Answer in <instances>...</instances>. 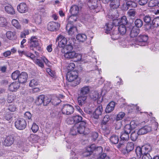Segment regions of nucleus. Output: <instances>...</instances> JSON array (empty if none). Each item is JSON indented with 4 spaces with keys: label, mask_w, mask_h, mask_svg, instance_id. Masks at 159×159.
<instances>
[{
    "label": "nucleus",
    "mask_w": 159,
    "mask_h": 159,
    "mask_svg": "<svg viewBox=\"0 0 159 159\" xmlns=\"http://www.w3.org/2000/svg\"><path fill=\"white\" fill-rule=\"evenodd\" d=\"M108 18L112 19L113 21L112 23L109 22L107 23L105 27V29L106 30V33L108 34L109 31L111 30L112 28L113 25L115 26H118V31H115L113 35L111 36L112 39H117L119 38V34H117L116 36V34L118 33L119 31V14L117 11H115L114 13L112 14H109Z\"/></svg>",
    "instance_id": "nucleus-1"
},
{
    "label": "nucleus",
    "mask_w": 159,
    "mask_h": 159,
    "mask_svg": "<svg viewBox=\"0 0 159 159\" xmlns=\"http://www.w3.org/2000/svg\"><path fill=\"white\" fill-rule=\"evenodd\" d=\"M85 121L83 120L80 124L75 125L71 129L70 134L74 135H76L77 133L80 134H83L85 132V127L86 125Z\"/></svg>",
    "instance_id": "nucleus-2"
},
{
    "label": "nucleus",
    "mask_w": 159,
    "mask_h": 159,
    "mask_svg": "<svg viewBox=\"0 0 159 159\" xmlns=\"http://www.w3.org/2000/svg\"><path fill=\"white\" fill-rule=\"evenodd\" d=\"M158 123L155 121L150 125H146L140 129L138 131L139 135H143L150 132L152 130H157L158 127Z\"/></svg>",
    "instance_id": "nucleus-3"
},
{
    "label": "nucleus",
    "mask_w": 159,
    "mask_h": 159,
    "mask_svg": "<svg viewBox=\"0 0 159 159\" xmlns=\"http://www.w3.org/2000/svg\"><path fill=\"white\" fill-rule=\"evenodd\" d=\"M64 54V56L66 58L68 59H73L75 58L76 61H81L82 56L80 54L77 53L74 51L66 52Z\"/></svg>",
    "instance_id": "nucleus-4"
},
{
    "label": "nucleus",
    "mask_w": 159,
    "mask_h": 159,
    "mask_svg": "<svg viewBox=\"0 0 159 159\" xmlns=\"http://www.w3.org/2000/svg\"><path fill=\"white\" fill-rule=\"evenodd\" d=\"M82 117L78 115L73 116L68 118L66 120L67 123L70 125L79 124L82 121Z\"/></svg>",
    "instance_id": "nucleus-5"
},
{
    "label": "nucleus",
    "mask_w": 159,
    "mask_h": 159,
    "mask_svg": "<svg viewBox=\"0 0 159 159\" xmlns=\"http://www.w3.org/2000/svg\"><path fill=\"white\" fill-rule=\"evenodd\" d=\"M27 125L26 121L23 118L17 119L15 123V126L16 128L20 130L25 129Z\"/></svg>",
    "instance_id": "nucleus-6"
},
{
    "label": "nucleus",
    "mask_w": 159,
    "mask_h": 159,
    "mask_svg": "<svg viewBox=\"0 0 159 159\" xmlns=\"http://www.w3.org/2000/svg\"><path fill=\"white\" fill-rule=\"evenodd\" d=\"M60 27V24L57 22L52 21L48 23L47 25L48 30L51 31H56Z\"/></svg>",
    "instance_id": "nucleus-7"
},
{
    "label": "nucleus",
    "mask_w": 159,
    "mask_h": 159,
    "mask_svg": "<svg viewBox=\"0 0 159 159\" xmlns=\"http://www.w3.org/2000/svg\"><path fill=\"white\" fill-rule=\"evenodd\" d=\"M62 111L64 114L70 115L73 113L74 108L73 107L70 105L65 104L63 106L62 108Z\"/></svg>",
    "instance_id": "nucleus-8"
},
{
    "label": "nucleus",
    "mask_w": 159,
    "mask_h": 159,
    "mask_svg": "<svg viewBox=\"0 0 159 159\" xmlns=\"http://www.w3.org/2000/svg\"><path fill=\"white\" fill-rule=\"evenodd\" d=\"M78 77V73L75 70L68 71L66 74V79L69 82L74 81Z\"/></svg>",
    "instance_id": "nucleus-9"
},
{
    "label": "nucleus",
    "mask_w": 159,
    "mask_h": 159,
    "mask_svg": "<svg viewBox=\"0 0 159 159\" xmlns=\"http://www.w3.org/2000/svg\"><path fill=\"white\" fill-rule=\"evenodd\" d=\"M30 48L31 50H34V48L39 46L41 43L40 40L35 36L32 37L30 39Z\"/></svg>",
    "instance_id": "nucleus-10"
},
{
    "label": "nucleus",
    "mask_w": 159,
    "mask_h": 159,
    "mask_svg": "<svg viewBox=\"0 0 159 159\" xmlns=\"http://www.w3.org/2000/svg\"><path fill=\"white\" fill-rule=\"evenodd\" d=\"M56 42L58 41V46L60 48H63L67 43L66 39L63 35H60L56 38Z\"/></svg>",
    "instance_id": "nucleus-11"
},
{
    "label": "nucleus",
    "mask_w": 159,
    "mask_h": 159,
    "mask_svg": "<svg viewBox=\"0 0 159 159\" xmlns=\"http://www.w3.org/2000/svg\"><path fill=\"white\" fill-rule=\"evenodd\" d=\"M28 8L25 3H20L17 6V10L20 13H25L28 11Z\"/></svg>",
    "instance_id": "nucleus-12"
},
{
    "label": "nucleus",
    "mask_w": 159,
    "mask_h": 159,
    "mask_svg": "<svg viewBox=\"0 0 159 159\" xmlns=\"http://www.w3.org/2000/svg\"><path fill=\"white\" fill-rule=\"evenodd\" d=\"M134 144L132 142H128L127 143L126 146H125V148H124V149H122L121 148V152L124 154H125L129 152L130 151L133 150L134 148Z\"/></svg>",
    "instance_id": "nucleus-13"
},
{
    "label": "nucleus",
    "mask_w": 159,
    "mask_h": 159,
    "mask_svg": "<svg viewBox=\"0 0 159 159\" xmlns=\"http://www.w3.org/2000/svg\"><path fill=\"white\" fill-rule=\"evenodd\" d=\"M14 141V139L13 136H8L7 137L4 142V145L6 146H10L12 144Z\"/></svg>",
    "instance_id": "nucleus-14"
},
{
    "label": "nucleus",
    "mask_w": 159,
    "mask_h": 159,
    "mask_svg": "<svg viewBox=\"0 0 159 159\" xmlns=\"http://www.w3.org/2000/svg\"><path fill=\"white\" fill-rule=\"evenodd\" d=\"M148 37L145 35H140L137 38V40L139 43V45H144L148 40Z\"/></svg>",
    "instance_id": "nucleus-15"
},
{
    "label": "nucleus",
    "mask_w": 159,
    "mask_h": 159,
    "mask_svg": "<svg viewBox=\"0 0 159 159\" xmlns=\"http://www.w3.org/2000/svg\"><path fill=\"white\" fill-rule=\"evenodd\" d=\"M28 75L27 73L25 72H22L20 74L19 77L18 81L20 83H25L27 79Z\"/></svg>",
    "instance_id": "nucleus-16"
},
{
    "label": "nucleus",
    "mask_w": 159,
    "mask_h": 159,
    "mask_svg": "<svg viewBox=\"0 0 159 159\" xmlns=\"http://www.w3.org/2000/svg\"><path fill=\"white\" fill-rule=\"evenodd\" d=\"M20 84L18 82H14L11 83L9 86V89L12 92L16 91L19 88Z\"/></svg>",
    "instance_id": "nucleus-17"
},
{
    "label": "nucleus",
    "mask_w": 159,
    "mask_h": 159,
    "mask_svg": "<svg viewBox=\"0 0 159 159\" xmlns=\"http://www.w3.org/2000/svg\"><path fill=\"white\" fill-rule=\"evenodd\" d=\"M102 111V106H99L95 109L93 114V117L95 119H98L100 115H101Z\"/></svg>",
    "instance_id": "nucleus-18"
},
{
    "label": "nucleus",
    "mask_w": 159,
    "mask_h": 159,
    "mask_svg": "<svg viewBox=\"0 0 159 159\" xmlns=\"http://www.w3.org/2000/svg\"><path fill=\"white\" fill-rule=\"evenodd\" d=\"M66 29L68 30V33L71 36L75 34L77 31L76 28L75 26H71L69 24H68L66 26Z\"/></svg>",
    "instance_id": "nucleus-19"
},
{
    "label": "nucleus",
    "mask_w": 159,
    "mask_h": 159,
    "mask_svg": "<svg viewBox=\"0 0 159 159\" xmlns=\"http://www.w3.org/2000/svg\"><path fill=\"white\" fill-rule=\"evenodd\" d=\"M87 96L79 94L78 101L80 105L82 106L87 102Z\"/></svg>",
    "instance_id": "nucleus-20"
},
{
    "label": "nucleus",
    "mask_w": 159,
    "mask_h": 159,
    "mask_svg": "<svg viewBox=\"0 0 159 159\" xmlns=\"http://www.w3.org/2000/svg\"><path fill=\"white\" fill-rule=\"evenodd\" d=\"M90 87L88 86H85L81 88L80 90V94L87 96L90 91Z\"/></svg>",
    "instance_id": "nucleus-21"
},
{
    "label": "nucleus",
    "mask_w": 159,
    "mask_h": 159,
    "mask_svg": "<svg viewBox=\"0 0 159 159\" xmlns=\"http://www.w3.org/2000/svg\"><path fill=\"white\" fill-rule=\"evenodd\" d=\"M80 9V8L78 6L74 5L71 6L70 11L71 15L77 16Z\"/></svg>",
    "instance_id": "nucleus-22"
},
{
    "label": "nucleus",
    "mask_w": 159,
    "mask_h": 159,
    "mask_svg": "<svg viewBox=\"0 0 159 159\" xmlns=\"http://www.w3.org/2000/svg\"><path fill=\"white\" fill-rule=\"evenodd\" d=\"M159 26V17L157 16L154 18L150 23V28L153 29L155 27H157Z\"/></svg>",
    "instance_id": "nucleus-23"
},
{
    "label": "nucleus",
    "mask_w": 159,
    "mask_h": 159,
    "mask_svg": "<svg viewBox=\"0 0 159 159\" xmlns=\"http://www.w3.org/2000/svg\"><path fill=\"white\" fill-rule=\"evenodd\" d=\"M7 38L9 39L14 40L16 38V32L15 31H8L6 33Z\"/></svg>",
    "instance_id": "nucleus-24"
},
{
    "label": "nucleus",
    "mask_w": 159,
    "mask_h": 159,
    "mask_svg": "<svg viewBox=\"0 0 159 159\" xmlns=\"http://www.w3.org/2000/svg\"><path fill=\"white\" fill-rule=\"evenodd\" d=\"M115 106V102L113 101L111 102L107 106L105 109V112L107 113L111 112L114 110Z\"/></svg>",
    "instance_id": "nucleus-25"
},
{
    "label": "nucleus",
    "mask_w": 159,
    "mask_h": 159,
    "mask_svg": "<svg viewBox=\"0 0 159 159\" xmlns=\"http://www.w3.org/2000/svg\"><path fill=\"white\" fill-rule=\"evenodd\" d=\"M139 29L134 26L130 32V35L131 37L134 38L137 36L139 33Z\"/></svg>",
    "instance_id": "nucleus-26"
},
{
    "label": "nucleus",
    "mask_w": 159,
    "mask_h": 159,
    "mask_svg": "<svg viewBox=\"0 0 159 159\" xmlns=\"http://www.w3.org/2000/svg\"><path fill=\"white\" fill-rule=\"evenodd\" d=\"M4 9L9 14L13 15L15 14L14 9L11 5H9L5 6Z\"/></svg>",
    "instance_id": "nucleus-27"
},
{
    "label": "nucleus",
    "mask_w": 159,
    "mask_h": 159,
    "mask_svg": "<svg viewBox=\"0 0 159 159\" xmlns=\"http://www.w3.org/2000/svg\"><path fill=\"white\" fill-rule=\"evenodd\" d=\"M76 38L79 42H83L86 40L87 36L85 34H79L77 35Z\"/></svg>",
    "instance_id": "nucleus-28"
},
{
    "label": "nucleus",
    "mask_w": 159,
    "mask_h": 159,
    "mask_svg": "<svg viewBox=\"0 0 159 159\" xmlns=\"http://www.w3.org/2000/svg\"><path fill=\"white\" fill-rule=\"evenodd\" d=\"M73 49V46L71 44L65 45V46L63 47V48L61 50V52L62 53H65L66 52L72 51Z\"/></svg>",
    "instance_id": "nucleus-29"
},
{
    "label": "nucleus",
    "mask_w": 159,
    "mask_h": 159,
    "mask_svg": "<svg viewBox=\"0 0 159 159\" xmlns=\"http://www.w3.org/2000/svg\"><path fill=\"white\" fill-rule=\"evenodd\" d=\"M78 19L77 16L72 15L70 16L68 18V24L69 25L73 24V23L77 20Z\"/></svg>",
    "instance_id": "nucleus-30"
},
{
    "label": "nucleus",
    "mask_w": 159,
    "mask_h": 159,
    "mask_svg": "<svg viewBox=\"0 0 159 159\" xmlns=\"http://www.w3.org/2000/svg\"><path fill=\"white\" fill-rule=\"evenodd\" d=\"M119 6V0H114L112 1L110 4V7L113 9H116Z\"/></svg>",
    "instance_id": "nucleus-31"
},
{
    "label": "nucleus",
    "mask_w": 159,
    "mask_h": 159,
    "mask_svg": "<svg viewBox=\"0 0 159 159\" xmlns=\"http://www.w3.org/2000/svg\"><path fill=\"white\" fill-rule=\"evenodd\" d=\"M11 24L17 29H21V25L18 20L13 19L12 20Z\"/></svg>",
    "instance_id": "nucleus-32"
},
{
    "label": "nucleus",
    "mask_w": 159,
    "mask_h": 159,
    "mask_svg": "<svg viewBox=\"0 0 159 159\" xmlns=\"http://www.w3.org/2000/svg\"><path fill=\"white\" fill-rule=\"evenodd\" d=\"M45 10L44 7L42 6L39 7V8L37 9L36 14H37L42 16L44 15L45 13Z\"/></svg>",
    "instance_id": "nucleus-33"
},
{
    "label": "nucleus",
    "mask_w": 159,
    "mask_h": 159,
    "mask_svg": "<svg viewBox=\"0 0 159 159\" xmlns=\"http://www.w3.org/2000/svg\"><path fill=\"white\" fill-rule=\"evenodd\" d=\"M41 16L37 14H35L34 16L35 22L37 24H40L41 23Z\"/></svg>",
    "instance_id": "nucleus-34"
},
{
    "label": "nucleus",
    "mask_w": 159,
    "mask_h": 159,
    "mask_svg": "<svg viewBox=\"0 0 159 159\" xmlns=\"http://www.w3.org/2000/svg\"><path fill=\"white\" fill-rule=\"evenodd\" d=\"M15 98V95L12 93H10L8 94L7 100L9 103H11L14 101Z\"/></svg>",
    "instance_id": "nucleus-35"
},
{
    "label": "nucleus",
    "mask_w": 159,
    "mask_h": 159,
    "mask_svg": "<svg viewBox=\"0 0 159 159\" xmlns=\"http://www.w3.org/2000/svg\"><path fill=\"white\" fill-rule=\"evenodd\" d=\"M38 81L37 80L33 79L30 81L29 86L30 87L33 88L37 86L38 85Z\"/></svg>",
    "instance_id": "nucleus-36"
},
{
    "label": "nucleus",
    "mask_w": 159,
    "mask_h": 159,
    "mask_svg": "<svg viewBox=\"0 0 159 159\" xmlns=\"http://www.w3.org/2000/svg\"><path fill=\"white\" fill-rule=\"evenodd\" d=\"M135 27L138 28L141 27L143 25V22L142 20L139 19H137L134 22Z\"/></svg>",
    "instance_id": "nucleus-37"
},
{
    "label": "nucleus",
    "mask_w": 159,
    "mask_h": 159,
    "mask_svg": "<svg viewBox=\"0 0 159 159\" xmlns=\"http://www.w3.org/2000/svg\"><path fill=\"white\" fill-rule=\"evenodd\" d=\"M19 75L20 71L18 70H16L12 73L11 77L13 80H18Z\"/></svg>",
    "instance_id": "nucleus-38"
},
{
    "label": "nucleus",
    "mask_w": 159,
    "mask_h": 159,
    "mask_svg": "<svg viewBox=\"0 0 159 159\" xmlns=\"http://www.w3.org/2000/svg\"><path fill=\"white\" fill-rule=\"evenodd\" d=\"M142 149L145 150V152H147V153H148L152 150V147L149 144H146L142 147Z\"/></svg>",
    "instance_id": "nucleus-39"
},
{
    "label": "nucleus",
    "mask_w": 159,
    "mask_h": 159,
    "mask_svg": "<svg viewBox=\"0 0 159 159\" xmlns=\"http://www.w3.org/2000/svg\"><path fill=\"white\" fill-rule=\"evenodd\" d=\"M7 21L6 19L3 17H0V26L3 27L7 25Z\"/></svg>",
    "instance_id": "nucleus-40"
},
{
    "label": "nucleus",
    "mask_w": 159,
    "mask_h": 159,
    "mask_svg": "<svg viewBox=\"0 0 159 159\" xmlns=\"http://www.w3.org/2000/svg\"><path fill=\"white\" fill-rule=\"evenodd\" d=\"M110 140L112 143L117 144L119 141L118 137L116 135L112 136L111 137Z\"/></svg>",
    "instance_id": "nucleus-41"
},
{
    "label": "nucleus",
    "mask_w": 159,
    "mask_h": 159,
    "mask_svg": "<svg viewBox=\"0 0 159 159\" xmlns=\"http://www.w3.org/2000/svg\"><path fill=\"white\" fill-rule=\"evenodd\" d=\"M128 140L120 139V148H125V145Z\"/></svg>",
    "instance_id": "nucleus-42"
},
{
    "label": "nucleus",
    "mask_w": 159,
    "mask_h": 159,
    "mask_svg": "<svg viewBox=\"0 0 159 159\" xmlns=\"http://www.w3.org/2000/svg\"><path fill=\"white\" fill-rule=\"evenodd\" d=\"M99 95L97 92H94L90 95V97L93 100H97L99 97Z\"/></svg>",
    "instance_id": "nucleus-43"
},
{
    "label": "nucleus",
    "mask_w": 159,
    "mask_h": 159,
    "mask_svg": "<svg viewBox=\"0 0 159 159\" xmlns=\"http://www.w3.org/2000/svg\"><path fill=\"white\" fill-rule=\"evenodd\" d=\"M129 134L125 132L121 133L120 139L128 140L129 139Z\"/></svg>",
    "instance_id": "nucleus-44"
},
{
    "label": "nucleus",
    "mask_w": 159,
    "mask_h": 159,
    "mask_svg": "<svg viewBox=\"0 0 159 159\" xmlns=\"http://www.w3.org/2000/svg\"><path fill=\"white\" fill-rule=\"evenodd\" d=\"M139 135L137 132L134 131L133 132L130 136V138L133 141H135L138 138V136Z\"/></svg>",
    "instance_id": "nucleus-45"
},
{
    "label": "nucleus",
    "mask_w": 159,
    "mask_h": 159,
    "mask_svg": "<svg viewBox=\"0 0 159 159\" xmlns=\"http://www.w3.org/2000/svg\"><path fill=\"white\" fill-rule=\"evenodd\" d=\"M125 25H120V34L122 35L125 34L126 32Z\"/></svg>",
    "instance_id": "nucleus-46"
},
{
    "label": "nucleus",
    "mask_w": 159,
    "mask_h": 159,
    "mask_svg": "<svg viewBox=\"0 0 159 159\" xmlns=\"http://www.w3.org/2000/svg\"><path fill=\"white\" fill-rule=\"evenodd\" d=\"M127 23V20L126 16H123L121 18L120 20V25H126Z\"/></svg>",
    "instance_id": "nucleus-47"
},
{
    "label": "nucleus",
    "mask_w": 159,
    "mask_h": 159,
    "mask_svg": "<svg viewBox=\"0 0 159 159\" xmlns=\"http://www.w3.org/2000/svg\"><path fill=\"white\" fill-rule=\"evenodd\" d=\"M132 129L131 125H129V124H127L124 128V132L129 134Z\"/></svg>",
    "instance_id": "nucleus-48"
},
{
    "label": "nucleus",
    "mask_w": 159,
    "mask_h": 159,
    "mask_svg": "<svg viewBox=\"0 0 159 159\" xmlns=\"http://www.w3.org/2000/svg\"><path fill=\"white\" fill-rule=\"evenodd\" d=\"M127 4L128 6L132 7H136L137 6V3L135 2L129 1L127 2Z\"/></svg>",
    "instance_id": "nucleus-49"
},
{
    "label": "nucleus",
    "mask_w": 159,
    "mask_h": 159,
    "mask_svg": "<svg viewBox=\"0 0 159 159\" xmlns=\"http://www.w3.org/2000/svg\"><path fill=\"white\" fill-rule=\"evenodd\" d=\"M136 12L134 9H130L127 12V15L129 17H134Z\"/></svg>",
    "instance_id": "nucleus-50"
},
{
    "label": "nucleus",
    "mask_w": 159,
    "mask_h": 159,
    "mask_svg": "<svg viewBox=\"0 0 159 159\" xmlns=\"http://www.w3.org/2000/svg\"><path fill=\"white\" fill-rule=\"evenodd\" d=\"M110 119V116L108 115H107L104 117L102 123L104 125H105L109 121Z\"/></svg>",
    "instance_id": "nucleus-51"
},
{
    "label": "nucleus",
    "mask_w": 159,
    "mask_h": 159,
    "mask_svg": "<svg viewBox=\"0 0 159 159\" xmlns=\"http://www.w3.org/2000/svg\"><path fill=\"white\" fill-rule=\"evenodd\" d=\"M39 127L35 123H33L32 124L31 129L34 133H36L38 130Z\"/></svg>",
    "instance_id": "nucleus-52"
},
{
    "label": "nucleus",
    "mask_w": 159,
    "mask_h": 159,
    "mask_svg": "<svg viewBox=\"0 0 159 159\" xmlns=\"http://www.w3.org/2000/svg\"><path fill=\"white\" fill-rule=\"evenodd\" d=\"M45 98V95H41L39 96L38 98V101L39 104H41L44 102V98Z\"/></svg>",
    "instance_id": "nucleus-53"
},
{
    "label": "nucleus",
    "mask_w": 159,
    "mask_h": 159,
    "mask_svg": "<svg viewBox=\"0 0 159 159\" xmlns=\"http://www.w3.org/2000/svg\"><path fill=\"white\" fill-rule=\"evenodd\" d=\"M75 67V64L74 63L72 62L68 64V66H67V69L68 71L73 70L74 69Z\"/></svg>",
    "instance_id": "nucleus-54"
},
{
    "label": "nucleus",
    "mask_w": 159,
    "mask_h": 159,
    "mask_svg": "<svg viewBox=\"0 0 159 159\" xmlns=\"http://www.w3.org/2000/svg\"><path fill=\"white\" fill-rule=\"evenodd\" d=\"M29 34V31L28 30H25L22 32L20 34V37L21 38H25L26 35Z\"/></svg>",
    "instance_id": "nucleus-55"
},
{
    "label": "nucleus",
    "mask_w": 159,
    "mask_h": 159,
    "mask_svg": "<svg viewBox=\"0 0 159 159\" xmlns=\"http://www.w3.org/2000/svg\"><path fill=\"white\" fill-rule=\"evenodd\" d=\"M35 63L41 67L43 68L44 66V64L41 60L39 59H36L35 61Z\"/></svg>",
    "instance_id": "nucleus-56"
},
{
    "label": "nucleus",
    "mask_w": 159,
    "mask_h": 159,
    "mask_svg": "<svg viewBox=\"0 0 159 159\" xmlns=\"http://www.w3.org/2000/svg\"><path fill=\"white\" fill-rule=\"evenodd\" d=\"M142 148H141L139 147H138L136 148L135 152L137 155L141 156L142 154Z\"/></svg>",
    "instance_id": "nucleus-57"
},
{
    "label": "nucleus",
    "mask_w": 159,
    "mask_h": 159,
    "mask_svg": "<svg viewBox=\"0 0 159 159\" xmlns=\"http://www.w3.org/2000/svg\"><path fill=\"white\" fill-rule=\"evenodd\" d=\"M39 137L36 135L33 134L30 136V138L32 140L33 143L37 142L39 139Z\"/></svg>",
    "instance_id": "nucleus-58"
},
{
    "label": "nucleus",
    "mask_w": 159,
    "mask_h": 159,
    "mask_svg": "<svg viewBox=\"0 0 159 159\" xmlns=\"http://www.w3.org/2000/svg\"><path fill=\"white\" fill-rule=\"evenodd\" d=\"M95 146L94 144H92L90 146L86 148V150L92 152L95 149Z\"/></svg>",
    "instance_id": "nucleus-59"
},
{
    "label": "nucleus",
    "mask_w": 159,
    "mask_h": 159,
    "mask_svg": "<svg viewBox=\"0 0 159 159\" xmlns=\"http://www.w3.org/2000/svg\"><path fill=\"white\" fill-rule=\"evenodd\" d=\"M51 101V99L48 97L45 96V98H44V102L43 103V105L46 106Z\"/></svg>",
    "instance_id": "nucleus-60"
},
{
    "label": "nucleus",
    "mask_w": 159,
    "mask_h": 159,
    "mask_svg": "<svg viewBox=\"0 0 159 159\" xmlns=\"http://www.w3.org/2000/svg\"><path fill=\"white\" fill-rule=\"evenodd\" d=\"M143 20L144 22L148 23L150 22L151 18L149 15H146L143 17Z\"/></svg>",
    "instance_id": "nucleus-61"
},
{
    "label": "nucleus",
    "mask_w": 159,
    "mask_h": 159,
    "mask_svg": "<svg viewBox=\"0 0 159 159\" xmlns=\"http://www.w3.org/2000/svg\"><path fill=\"white\" fill-rule=\"evenodd\" d=\"M8 110L11 112L15 111L16 109V107L15 105H9L8 107Z\"/></svg>",
    "instance_id": "nucleus-62"
},
{
    "label": "nucleus",
    "mask_w": 159,
    "mask_h": 159,
    "mask_svg": "<svg viewBox=\"0 0 159 159\" xmlns=\"http://www.w3.org/2000/svg\"><path fill=\"white\" fill-rule=\"evenodd\" d=\"M142 159H151V157L148 153H144Z\"/></svg>",
    "instance_id": "nucleus-63"
},
{
    "label": "nucleus",
    "mask_w": 159,
    "mask_h": 159,
    "mask_svg": "<svg viewBox=\"0 0 159 159\" xmlns=\"http://www.w3.org/2000/svg\"><path fill=\"white\" fill-rule=\"evenodd\" d=\"M129 125H131V127L132 129H134L136 128V126H137V125L138 124L137 122L134 121V120L132 121L130 123V124H129Z\"/></svg>",
    "instance_id": "nucleus-64"
}]
</instances>
